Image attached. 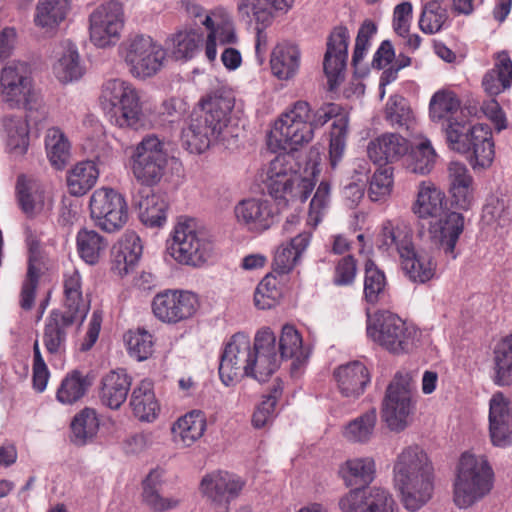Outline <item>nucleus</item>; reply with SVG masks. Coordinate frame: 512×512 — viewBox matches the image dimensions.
Listing matches in <instances>:
<instances>
[{
    "label": "nucleus",
    "instance_id": "obj_46",
    "mask_svg": "<svg viewBox=\"0 0 512 512\" xmlns=\"http://www.w3.org/2000/svg\"><path fill=\"white\" fill-rule=\"evenodd\" d=\"M4 129L7 135V147L16 155H24L29 146V127L27 120L21 117L7 116L3 119Z\"/></svg>",
    "mask_w": 512,
    "mask_h": 512
},
{
    "label": "nucleus",
    "instance_id": "obj_49",
    "mask_svg": "<svg viewBox=\"0 0 512 512\" xmlns=\"http://www.w3.org/2000/svg\"><path fill=\"white\" fill-rule=\"evenodd\" d=\"M89 385L81 372L74 370L62 379L56 399L63 405H73L84 397Z\"/></svg>",
    "mask_w": 512,
    "mask_h": 512
},
{
    "label": "nucleus",
    "instance_id": "obj_35",
    "mask_svg": "<svg viewBox=\"0 0 512 512\" xmlns=\"http://www.w3.org/2000/svg\"><path fill=\"white\" fill-rule=\"evenodd\" d=\"M294 0H240L239 11L252 16L258 25L269 26L277 12H287Z\"/></svg>",
    "mask_w": 512,
    "mask_h": 512
},
{
    "label": "nucleus",
    "instance_id": "obj_17",
    "mask_svg": "<svg viewBox=\"0 0 512 512\" xmlns=\"http://www.w3.org/2000/svg\"><path fill=\"white\" fill-rule=\"evenodd\" d=\"M277 155L269 164L266 173V187L268 193L276 200L288 199V192L293 188V181H298L302 186L304 193L307 192L311 186L310 182L301 177L294 168V161L289 151H284Z\"/></svg>",
    "mask_w": 512,
    "mask_h": 512
},
{
    "label": "nucleus",
    "instance_id": "obj_50",
    "mask_svg": "<svg viewBox=\"0 0 512 512\" xmlns=\"http://www.w3.org/2000/svg\"><path fill=\"white\" fill-rule=\"evenodd\" d=\"M79 256L90 265L96 264L107 247L106 240L96 231L81 229L76 237Z\"/></svg>",
    "mask_w": 512,
    "mask_h": 512
},
{
    "label": "nucleus",
    "instance_id": "obj_1",
    "mask_svg": "<svg viewBox=\"0 0 512 512\" xmlns=\"http://www.w3.org/2000/svg\"><path fill=\"white\" fill-rule=\"evenodd\" d=\"M459 106L455 94L438 91L430 100V116L433 121H446L444 131L450 149L467 155L474 169H485L492 164L495 154L492 131L486 124L473 125L453 117Z\"/></svg>",
    "mask_w": 512,
    "mask_h": 512
},
{
    "label": "nucleus",
    "instance_id": "obj_57",
    "mask_svg": "<svg viewBox=\"0 0 512 512\" xmlns=\"http://www.w3.org/2000/svg\"><path fill=\"white\" fill-rule=\"evenodd\" d=\"M203 42V34L196 30L179 31L172 38L173 54L177 59H190Z\"/></svg>",
    "mask_w": 512,
    "mask_h": 512
},
{
    "label": "nucleus",
    "instance_id": "obj_23",
    "mask_svg": "<svg viewBox=\"0 0 512 512\" xmlns=\"http://www.w3.org/2000/svg\"><path fill=\"white\" fill-rule=\"evenodd\" d=\"M201 491L212 502L226 505L236 498L243 488V483L234 474L216 471L206 475L201 481Z\"/></svg>",
    "mask_w": 512,
    "mask_h": 512
},
{
    "label": "nucleus",
    "instance_id": "obj_33",
    "mask_svg": "<svg viewBox=\"0 0 512 512\" xmlns=\"http://www.w3.org/2000/svg\"><path fill=\"white\" fill-rule=\"evenodd\" d=\"M311 240L310 232H302L281 244L274 255L273 268L279 274L290 272L300 261Z\"/></svg>",
    "mask_w": 512,
    "mask_h": 512
},
{
    "label": "nucleus",
    "instance_id": "obj_14",
    "mask_svg": "<svg viewBox=\"0 0 512 512\" xmlns=\"http://www.w3.org/2000/svg\"><path fill=\"white\" fill-rule=\"evenodd\" d=\"M91 218L97 227L112 233L120 230L128 219V209L124 197L111 188H101L90 198Z\"/></svg>",
    "mask_w": 512,
    "mask_h": 512
},
{
    "label": "nucleus",
    "instance_id": "obj_55",
    "mask_svg": "<svg viewBox=\"0 0 512 512\" xmlns=\"http://www.w3.org/2000/svg\"><path fill=\"white\" fill-rule=\"evenodd\" d=\"M386 120L398 128L410 129L413 122V115L408 101L400 95H392L385 109Z\"/></svg>",
    "mask_w": 512,
    "mask_h": 512
},
{
    "label": "nucleus",
    "instance_id": "obj_53",
    "mask_svg": "<svg viewBox=\"0 0 512 512\" xmlns=\"http://www.w3.org/2000/svg\"><path fill=\"white\" fill-rule=\"evenodd\" d=\"M68 8V0H40L35 23L43 28H54L65 19Z\"/></svg>",
    "mask_w": 512,
    "mask_h": 512
},
{
    "label": "nucleus",
    "instance_id": "obj_18",
    "mask_svg": "<svg viewBox=\"0 0 512 512\" xmlns=\"http://www.w3.org/2000/svg\"><path fill=\"white\" fill-rule=\"evenodd\" d=\"M278 211L273 204L262 198H248L239 201L234 207V215L239 226L251 233H262L277 221Z\"/></svg>",
    "mask_w": 512,
    "mask_h": 512
},
{
    "label": "nucleus",
    "instance_id": "obj_44",
    "mask_svg": "<svg viewBox=\"0 0 512 512\" xmlns=\"http://www.w3.org/2000/svg\"><path fill=\"white\" fill-rule=\"evenodd\" d=\"M206 429V419L201 411H191L179 418L172 427L176 439L185 446H191Z\"/></svg>",
    "mask_w": 512,
    "mask_h": 512
},
{
    "label": "nucleus",
    "instance_id": "obj_45",
    "mask_svg": "<svg viewBox=\"0 0 512 512\" xmlns=\"http://www.w3.org/2000/svg\"><path fill=\"white\" fill-rule=\"evenodd\" d=\"M162 473L152 470L143 481V501L155 512L171 510L178 505V500L164 498L160 494Z\"/></svg>",
    "mask_w": 512,
    "mask_h": 512
},
{
    "label": "nucleus",
    "instance_id": "obj_20",
    "mask_svg": "<svg viewBox=\"0 0 512 512\" xmlns=\"http://www.w3.org/2000/svg\"><path fill=\"white\" fill-rule=\"evenodd\" d=\"M349 39V31L345 26L335 27L328 37L323 69L331 91L343 80L348 59Z\"/></svg>",
    "mask_w": 512,
    "mask_h": 512
},
{
    "label": "nucleus",
    "instance_id": "obj_63",
    "mask_svg": "<svg viewBox=\"0 0 512 512\" xmlns=\"http://www.w3.org/2000/svg\"><path fill=\"white\" fill-rule=\"evenodd\" d=\"M282 389L275 386L271 393L264 397L253 413L252 423L256 428H262L268 424L274 417L277 399L281 395Z\"/></svg>",
    "mask_w": 512,
    "mask_h": 512
},
{
    "label": "nucleus",
    "instance_id": "obj_37",
    "mask_svg": "<svg viewBox=\"0 0 512 512\" xmlns=\"http://www.w3.org/2000/svg\"><path fill=\"white\" fill-rule=\"evenodd\" d=\"M16 191L21 210L27 217L32 218L43 210L45 192L38 181L21 175L17 180Z\"/></svg>",
    "mask_w": 512,
    "mask_h": 512
},
{
    "label": "nucleus",
    "instance_id": "obj_31",
    "mask_svg": "<svg viewBox=\"0 0 512 512\" xmlns=\"http://www.w3.org/2000/svg\"><path fill=\"white\" fill-rule=\"evenodd\" d=\"M301 52L297 45L292 43H280L276 45L270 56L272 74L279 80L293 78L300 67Z\"/></svg>",
    "mask_w": 512,
    "mask_h": 512
},
{
    "label": "nucleus",
    "instance_id": "obj_30",
    "mask_svg": "<svg viewBox=\"0 0 512 512\" xmlns=\"http://www.w3.org/2000/svg\"><path fill=\"white\" fill-rule=\"evenodd\" d=\"M451 195V205L457 209L467 211L473 204V178L465 164L451 162L448 167Z\"/></svg>",
    "mask_w": 512,
    "mask_h": 512
},
{
    "label": "nucleus",
    "instance_id": "obj_11",
    "mask_svg": "<svg viewBox=\"0 0 512 512\" xmlns=\"http://www.w3.org/2000/svg\"><path fill=\"white\" fill-rule=\"evenodd\" d=\"M367 335L389 352L402 354L414 348L417 330L396 314L382 312L368 318Z\"/></svg>",
    "mask_w": 512,
    "mask_h": 512
},
{
    "label": "nucleus",
    "instance_id": "obj_32",
    "mask_svg": "<svg viewBox=\"0 0 512 512\" xmlns=\"http://www.w3.org/2000/svg\"><path fill=\"white\" fill-rule=\"evenodd\" d=\"M142 250L140 237L134 232L126 233L113 248L112 269L120 276L128 274L138 263Z\"/></svg>",
    "mask_w": 512,
    "mask_h": 512
},
{
    "label": "nucleus",
    "instance_id": "obj_54",
    "mask_svg": "<svg viewBox=\"0 0 512 512\" xmlns=\"http://www.w3.org/2000/svg\"><path fill=\"white\" fill-rule=\"evenodd\" d=\"M279 352L281 359H294L292 369H296L305 359L302 350V338L294 326H283L279 339Z\"/></svg>",
    "mask_w": 512,
    "mask_h": 512
},
{
    "label": "nucleus",
    "instance_id": "obj_47",
    "mask_svg": "<svg viewBox=\"0 0 512 512\" xmlns=\"http://www.w3.org/2000/svg\"><path fill=\"white\" fill-rule=\"evenodd\" d=\"M45 149L51 165L63 169L70 158V143L59 128H50L45 135Z\"/></svg>",
    "mask_w": 512,
    "mask_h": 512
},
{
    "label": "nucleus",
    "instance_id": "obj_25",
    "mask_svg": "<svg viewBox=\"0 0 512 512\" xmlns=\"http://www.w3.org/2000/svg\"><path fill=\"white\" fill-rule=\"evenodd\" d=\"M52 66L55 77L62 83L79 80L84 74L77 47L69 40L59 43L53 50Z\"/></svg>",
    "mask_w": 512,
    "mask_h": 512
},
{
    "label": "nucleus",
    "instance_id": "obj_41",
    "mask_svg": "<svg viewBox=\"0 0 512 512\" xmlns=\"http://www.w3.org/2000/svg\"><path fill=\"white\" fill-rule=\"evenodd\" d=\"M376 472L375 461L371 457L347 460L340 474L347 486H365L371 483Z\"/></svg>",
    "mask_w": 512,
    "mask_h": 512
},
{
    "label": "nucleus",
    "instance_id": "obj_43",
    "mask_svg": "<svg viewBox=\"0 0 512 512\" xmlns=\"http://www.w3.org/2000/svg\"><path fill=\"white\" fill-rule=\"evenodd\" d=\"M493 381L498 386L512 385V335L501 339L494 348Z\"/></svg>",
    "mask_w": 512,
    "mask_h": 512
},
{
    "label": "nucleus",
    "instance_id": "obj_34",
    "mask_svg": "<svg viewBox=\"0 0 512 512\" xmlns=\"http://www.w3.org/2000/svg\"><path fill=\"white\" fill-rule=\"evenodd\" d=\"M63 287L64 312L78 317L79 324H82L88 314L90 305L89 301L83 298L82 280L78 270L72 269L64 274Z\"/></svg>",
    "mask_w": 512,
    "mask_h": 512
},
{
    "label": "nucleus",
    "instance_id": "obj_24",
    "mask_svg": "<svg viewBox=\"0 0 512 512\" xmlns=\"http://www.w3.org/2000/svg\"><path fill=\"white\" fill-rule=\"evenodd\" d=\"M334 378L340 394L346 398L360 397L370 383L366 366L360 361H351L334 370Z\"/></svg>",
    "mask_w": 512,
    "mask_h": 512
},
{
    "label": "nucleus",
    "instance_id": "obj_56",
    "mask_svg": "<svg viewBox=\"0 0 512 512\" xmlns=\"http://www.w3.org/2000/svg\"><path fill=\"white\" fill-rule=\"evenodd\" d=\"M124 340L129 352V355L137 361H144L148 359L153 352L152 335L146 331L138 329L136 331H128Z\"/></svg>",
    "mask_w": 512,
    "mask_h": 512
},
{
    "label": "nucleus",
    "instance_id": "obj_5",
    "mask_svg": "<svg viewBox=\"0 0 512 512\" xmlns=\"http://www.w3.org/2000/svg\"><path fill=\"white\" fill-rule=\"evenodd\" d=\"M444 193L434 184L421 182L417 199L412 210L419 218H440L430 226V234L439 244L445 255L452 259L457 257L455 246L464 229V217L458 212H449L444 218Z\"/></svg>",
    "mask_w": 512,
    "mask_h": 512
},
{
    "label": "nucleus",
    "instance_id": "obj_22",
    "mask_svg": "<svg viewBox=\"0 0 512 512\" xmlns=\"http://www.w3.org/2000/svg\"><path fill=\"white\" fill-rule=\"evenodd\" d=\"M489 433L493 445L505 447L511 443L512 412L510 401L501 393H495L489 402Z\"/></svg>",
    "mask_w": 512,
    "mask_h": 512
},
{
    "label": "nucleus",
    "instance_id": "obj_52",
    "mask_svg": "<svg viewBox=\"0 0 512 512\" xmlns=\"http://www.w3.org/2000/svg\"><path fill=\"white\" fill-rule=\"evenodd\" d=\"M99 421L93 409L85 408L78 413L71 423V441L79 446L85 445L97 433Z\"/></svg>",
    "mask_w": 512,
    "mask_h": 512
},
{
    "label": "nucleus",
    "instance_id": "obj_10",
    "mask_svg": "<svg viewBox=\"0 0 512 512\" xmlns=\"http://www.w3.org/2000/svg\"><path fill=\"white\" fill-rule=\"evenodd\" d=\"M167 250L177 262L196 267L211 256L213 244L205 231L197 229L193 219H187L175 226Z\"/></svg>",
    "mask_w": 512,
    "mask_h": 512
},
{
    "label": "nucleus",
    "instance_id": "obj_51",
    "mask_svg": "<svg viewBox=\"0 0 512 512\" xmlns=\"http://www.w3.org/2000/svg\"><path fill=\"white\" fill-rule=\"evenodd\" d=\"M436 161V153L429 140L412 147L405 159L406 169L414 174L425 175L431 172Z\"/></svg>",
    "mask_w": 512,
    "mask_h": 512
},
{
    "label": "nucleus",
    "instance_id": "obj_21",
    "mask_svg": "<svg viewBox=\"0 0 512 512\" xmlns=\"http://www.w3.org/2000/svg\"><path fill=\"white\" fill-rule=\"evenodd\" d=\"M342 512H397L388 491L378 487L355 488L339 501Z\"/></svg>",
    "mask_w": 512,
    "mask_h": 512
},
{
    "label": "nucleus",
    "instance_id": "obj_12",
    "mask_svg": "<svg viewBox=\"0 0 512 512\" xmlns=\"http://www.w3.org/2000/svg\"><path fill=\"white\" fill-rule=\"evenodd\" d=\"M31 67L28 63L14 61L1 71L0 89L2 101L9 108H36L37 94L33 87Z\"/></svg>",
    "mask_w": 512,
    "mask_h": 512
},
{
    "label": "nucleus",
    "instance_id": "obj_38",
    "mask_svg": "<svg viewBox=\"0 0 512 512\" xmlns=\"http://www.w3.org/2000/svg\"><path fill=\"white\" fill-rule=\"evenodd\" d=\"M512 83V61L503 51L497 55L494 68L483 77L482 86L490 96H496L510 88Z\"/></svg>",
    "mask_w": 512,
    "mask_h": 512
},
{
    "label": "nucleus",
    "instance_id": "obj_61",
    "mask_svg": "<svg viewBox=\"0 0 512 512\" xmlns=\"http://www.w3.org/2000/svg\"><path fill=\"white\" fill-rule=\"evenodd\" d=\"M251 360V373H246V376L259 382L267 381L279 366L278 357L274 354L253 353Z\"/></svg>",
    "mask_w": 512,
    "mask_h": 512
},
{
    "label": "nucleus",
    "instance_id": "obj_29",
    "mask_svg": "<svg viewBox=\"0 0 512 512\" xmlns=\"http://www.w3.org/2000/svg\"><path fill=\"white\" fill-rule=\"evenodd\" d=\"M131 384L132 378L126 370L110 371L101 380L99 391L101 403L110 409H119L127 399Z\"/></svg>",
    "mask_w": 512,
    "mask_h": 512
},
{
    "label": "nucleus",
    "instance_id": "obj_9",
    "mask_svg": "<svg viewBox=\"0 0 512 512\" xmlns=\"http://www.w3.org/2000/svg\"><path fill=\"white\" fill-rule=\"evenodd\" d=\"M417 394L409 373L398 372L386 389L382 418L391 431H403L414 413Z\"/></svg>",
    "mask_w": 512,
    "mask_h": 512
},
{
    "label": "nucleus",
    "instance_id": "obj_48",
    "mask_svg": "<svg viewBox=\"0 0 512 512\" xmlns=\"http://www.w3.org/2000/svg\"><path fill=\"white\" fill-rule=\"evenodd\" d=\"M377 422V411L371 408L351 420L343 430V436L352 443H367L371 440Z\"/></svg>",
    "mask_w": 512,
    "mask_h": 512
},
{
    "label": "nucleus",
    "instance_id": "obj_8",
    "mask_svg": "<svg viewBox=\"0 0 512 512\" xmlns=\"http://www.w3.org/2000/svg\"><path fill=\"white\" fill-rule=\"evenodd\" d=\"M131 170L141 188L157 186L166 175L169 154L165 143L155 135L144 137L130 157Z\"/></svg>",
    "mask_w": 512,
    "mask_h": 512
},
{
    "label": "nucleus",
    "instance_id": "obj_40",
    "mask_svg": "<svg viewBox=\"0 0 512 512\" xmlns=\"http://www.w3.org/2000/svg\"><path fill=\"white\" fill-rule=\"evenodd\" d=\"M401 265L406 276L415 283H425L433 278L436 264L426 252L413 248L409 255L401 259Z\"/></svg>",
    "mask_w": 512,
    "mask_h": 512
},
{
    "label": "nucleus",
    "instance_id": "obj_15",
    "mask_svg": "<svg viewBox=\"0 0 512 512\" xmlns=\"http://www.w3.org/2000/svg\"><path fill=\"white\" fill-rule=\"evenodd\" d=\"M123 26L122 5L118 1L103 3L90 14V40L101 48L115 44Z\"/></svg>",
    "mask_w": 512,
    "mask_h": 512
},
{
    "label": "nucleus",
    "instance_id": "obj_36",
    "mask_svg": "<svg viewBox=\"0 0 512 512\" xmlns=\"http://www.w3.org/2000/svg\"><path fill=\"white\" fill-rule=\"evenodd\" d=\"M377 246L385 252L396 250L400 259H402L405 255H409L414 248L412 233L405 225L393 224L391 221H387L382 226Z\"/></svg>",
    "mask_w": 512,
    "mask_h": 512
},
{
    "label": "nucleus",
    "instance_id": "obj_28",
    "mask_svg": "<svg viewBox=\"0 0 512 512\" xmlns=\"http://www.w3.org/2000/svg\"><path fill=\"white\" fill-rule=\"evenodd\" d=\"M408 150L407 139L397 133H386L369 143L367 153L375 164L383 166L398 161Z\"/></svg>",
    "mask_w": 512,
    "mask_h": 512
},
{
    "label": "nucleus",
    "instance_id": "obj_19",
    "mask_svg": "<svg viewBox=\"0 0 512 512\" xmlns=\"http://www.w3.org/2000/svg\"><path fill=\"white\" fill-rule=\"evenodd\" d=\"M197 309L193 293L166 290L158 293L152 302L156 318L164 323H177L191 317Z\"/></svg>",
    "mask_w": 512,
    "mask_h": 512
},
{
    "label": "nucleus",
    "instance_id": "obj_2",
    "mask_svg": "<svg viewBox=\"0 0 512 512\" xmlns=\"http://www.w3.org/2000/svg\"><path fill=\"white\" fill-rule=\"evenodd\" d=\"M234 99L221 94L207 95L200 102L186 127L182 129V146L190 153L201 154L214 142L226 148L237 145L239 128L232 124Z\"/></svg>",
    "mask_w": 512,
    "mask_h": 512
},
{
    "label": "nucleus",
    "instance_id": "obj_13",
    "mask_svg": "<svg viewBox=\"0 0 512 512\" xmlns=\"http://www.w3.org/2000/svg\"><path fill=\"white\" fill-rule=\"evenodd\" d=\"M131 73L138 78L155 75L163 66L166 52L150 36L137 34L130 36L120 46Z\"/></svg>",
    "mask_w": 512,
    "mask_h": 512
},
{
    "label": "nucleus",
    "instance_id": "obj_6",
    "mask_svg": "<svg viewBox=\"0 0 512 512\" xmlns=\"http://www.w3.org/2000/svg\"><path fill=\"white\" fill-rule=\"evenodd\" d=\"M101 104L110 122L120 128L139 130L146 126L139 92L127 81L107 80L102 87Z\"/></svg>",
    "mask_w": 512,
    "mask_h": 512
},
{
    "label": "nucleus",
    "instance_id": "obj_7",
    "mask_svg": "<svg viewBox=\"0 0 512 512\" xmlns=\"http://www.w3.org/2000/svg\"><path fill=\"white\" fill-rule=\"evenodd\" d=\"M492 469L484 456L463 453L457 468L453 499L467 508L483 498L492 487Z\"/></svg>",
    "mask_w": 512,
    "mask_h": 512
},
{
    "label": "nucleus",
    "instance_id": "obj_42",
    "mask_svg": "<svg viewBox=\"0 0 512 512\" xmlns=\"http://www.w3.org/2000/svg\"><path fill=\"white\" fill-rule=\"evenodd\" d=\"M99 177V170L93 161L87 160L77 163L67 175L69 192L74 196L87 193Z\"/></svg>",
    "mask_w": 512,
    "mask_h": 512
},
{
    "label": "nucleus",
    "instance_id": "obj_58",
    "mask_svg": "<svg viewBox=\"0 0 512 512\" xmlns=\"http://www.w3.org/2000/svg\"><path fill=\"white\" fill-rule=\"evenodd\" d=\"M348 119L344 115H340L333 122V128L331 131V139L329 146V159L330 165L334 169L341 161L345 147H346V135H347Z\"/></svg>",
    "mask_w": 512,
    "mask_h": 512
},
{
    "label": "nucleus",
    "instance_id": "obj_39",
    "mask_svg": "<svg viewBox=\"0 0 512 512\" xmlns=\"http://www.w3.org/2000/svg\"><path fill=\"white\" fill-rule=\"evenodd\" d=\"M130 406L135 417L141 421L150 422L157 417L159 404L149 381H142L133 389Z\"/></svg>",
    "mask_w": 512,
    "mask_h": 512
},
{
    "label": "nucleus",
    "instance_id": "obj_3",
    "mask_svg": "<svg viewBox=\"0 0 512 512\" xmlns=\"http://www.w3.org/2000/svg\"><path fill=\"white\" fill-rule=\"evenodd\" d=\"M338 111L339 107L334 103L325 104L312 111L309 103L297 101L289 112L275 122L267 137L269 149L274 153L296 150L297 146L312 140L315 129L337 117Z\"/></svg>",
    "mask_w": 512,
    "mask_h": 512
},
{
    "label": "nucleus",
    "instance_id": "obj_59",
    "mask_svg": "<svg viewBox=\"0 0 512 512\" xmlns=\"http://www.w3.org/2000/svg\"><path fill=\"white\" fill-rule=\"evenodd\" d=\"M278 281L272 275H266L256 287L254 304L258 309H271L277 304L281 292L277 287Z\"/></svg>",
    "mask_w": 512,
    "mask_h": 512
},
{
    "label": "nucleus",
    "instance_id": "obj_64",
    "mask_svg": "<svg viewBox=\"0 0 512 512\" xmlns=\"http://www.w3.org/2000/svg\"><path fill=\"white\" fill-rule=\"evenodd\" d=\"M330 199V185L328 182L322 181L311 202L308 214V223L312 224L314 227L318 225L321 221L323 211L328 206Z\"/></svg>",
    "mask_w": 512,
    "mask_h": 512
},
{
    "label": "nucleus",
    "instance_id": "obj_16",
    "mask_svg": "<svg viewBox=\"0 0 512 512\" xmlns=\"http://www.w3.org/2000/svg\"><path fill=\"white\" fill-rule=\"evenodd\" d=\"M252 354L248 335L236 333L231 337L219 363V377L225 386L234 384L242 374L251 373Z\"/></svg>",
    "mask_w": 512,
    "mask_h": 512
},
{
    "label": "nucleus",
    "instance_id": "obj_4",
    "mask_svg": "<svg viewBox=\"0 0 512 512\" xmlns=\"http://www.w3.org/2000/svg\"><path fill=\"white\" fill-rule=\"evenodd\" d=\"M395 487L400 491L404 507L416 511L433 493V468L427 454L418 445L406 447L393 467Z\"/></svg>",
    "mask_w": 512,
    "mask_h": 512
},
{
    "label": "nucleus",
    "instance_id": "obj_62",
    "mask_svg": "<svg viewBox=\"0 0 512 512\" xmlns=\"http://www.w3.org/2000/svg\"><path fill=\"white\" fill-rule=\"evenodd\" d=\"M446 20V14L436 2H429L423 6L419 19L420 29L427 34L438 32Z\"/></svg>",
    "mask_w": 512,
    "mask_h": 512
},
{
    "label": "nucleus",
    "instance_id": "obj_26",
    "mask_svg": "<svg viewBox=\"0 0 512 512\" xmlns=\"http://www.w3.org/2000/svg\"><path fill=\"white\" fill-rule=\"evenodd\" d=\"M132 204L138 210L141 222L148 227H161L166 222L168 204L151 189L140 188L133 195Z\"/></svg>",
    "mask_w": 512,
    "mask_h": 512
},
{
    "label": "nucleus",
    "instance_id": "obj_27",
    "mask_svg": "<svg viewBox=\"0 0 512 512\" xmlns=\"http://www.w3.org/2000/svg\"><path fill=\"white\" fill-rule=\"evenodd\" d=\"M79 318L71 315V313L53 310L44 326L42 341L48 353L57 355L65 351L67 330Z\"/></svg>",
    "mask_w": 512,
    "mask_h": 512
},
{
    "label": "nucleus",
    "instance_id": "obj_60",
    "mask_svg": "<svg viewBox=\"0 0 512 512\" xmlns=\"http://www.w3.org/2000/svg\"><path fill=\"white\" fill-rule=\"evenodd\" d=\"M386 285L385 275L374 262L368 260L365 264L364 296L367 302H377Z\"/></svg>",
    "mask_w": 512,
    "mask_h": 512
}]
</instances>
